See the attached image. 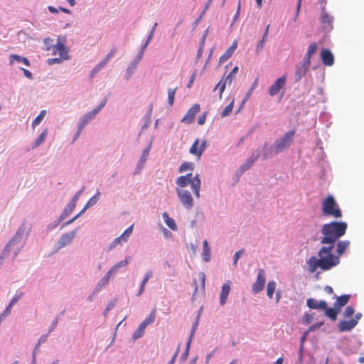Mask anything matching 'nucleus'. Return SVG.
Returning <instances> with one entry per match:
<instances>
[{"label":"nucleus","instance_id":"f257e3e1","mask_svg":"<svg viewBox=\"0 0 364 364\" xmlns=\"http://www.w3.org/2000/svg\"><path fill=\"white\" fill-rule=\"evenodd\" d=\"M347 228L346 222H331L322 226L321 232L323 237L321 243L326 245L319 250L318 258L312 256L307 260L306 264L310 273L315 272L318 268L328 271L339 264L338 257L333 254V249L336 242L345 235Z\"/></svg>","mask_w":364,"mask_h":364},{"label":"nucleus","instance_id":"f03ea898","mask_svg":"<svg viewBox=\"0 0 364 364\" xmlns=\"http://www.w3.org/2000/svg\"><path fill=\"white\" fill-rule=\"evenodd\" d=\"M177 187L176 192L178 198L183 205L190 209L193 206L194 202L191 193L188 191L187 187L191 188L196 198L200 197L201 181L198 175L193 176L192 173H187L185 176L178 177L176 181Z\"/></svg>","mask_w":364,"mask_h":364},{"label":"nucleus","instance_id":"7ed1b4c3","mask_svg":"<svg viewBox=\"0 0 364 364\" xmlns=\"http://www.w3.org/2000/svg\"><path fill=\"white\" fill-rule=\"evenodd\" d=\"M321 214L325 217H331L338 219L342 217V212L339 205L333 196L329 195L321 202Z\"/></svg>","mask_w":364,"mask_h":364},{"label":"nucleus","instance_id":"20e7f679","mask_svg":"<svg viewBox=\"0 0 364 364\" xmlns=\"http://www.w3.org/2000/svg\"><path fill=\"white\" fill-rule=\"evenodd\" d=\"M294 135V130L287 132L282 137L275 141L274 144V149H269L267 150L264 152L263 157L264 159H268L272 157L274 154L282 152L286 149L289 148L293 141Z\"/></svg>","mask_w":364,"mask_h":364},{"label":"nucleus","instance_id":"39448f33","mask_svg":"<svg viewBox=\"0 0 364 364\" xmlns=\"http://www.w3.org/2000/svg\"><path fill=\"white\" fill-rule=\"evenodd\" d=\"M22 234L23 231L18 230L14 237L8 242L5 248L3 251V256H6L9 254V252H13L14 255V257L17 256V255L21 251V248L23 246V242L22 241Z\"/></svg>","mask_w":364,"mask_h":364},{"label":"nucleus","instance_id":"423d86ee","mask_svg":"<svg viewBox=\"0 0 364 364\" xmlns=\"http://www.w3.org/2000/svg\"><path fill=\"white\" fill-rule=\"evenodd\" d=\"M48 51L50 53V55H56L63 58V60L69 59V49L60 41V37L58 38L57 43L53 46H49Z\"/></svg>","mask_w":364,"mask_h":364},{"label":"nucleus","instance_id":"0eeeda50","mask_svg":"<svg viewBox=\"0 0 364 364\" xmlns=\"http://www.w3.org/2000/svg\"><path fill=\"white\" fill-rule=\"evenodd\" d=\"M266 282L265 272L263 269L258 270L257 277L256 281L252 284V291L254 294H258L262 291L264 287Z\"/></svg>","mask_w":364,"mask_h":364},{"label":"nucleus","instance_id":"6e6552de","mask_svg":"<svg viewBox=\"0 0 364 364\" xmlns=\"http://www.w3.org/2000/svg\"><path fill=\"white\" fill-rule=\"evenodd\" d=\"M311 61H307L303 59L302 62L296 65L295 72V81L299 82L301 79L306 75L307 70L310 66Z\"/></svg>","mask_w":364,"mask_h":364},{"label":"nucleus","instance_id":"1a4fd4ad","mask_svg":"<svg viewBox=\"0 0 364 364\" xmlns=\"http://www.w3.org/2000/svg\"><path fill=\"white\" fill-rule=\"evenodd\" d=\"M200 140L199 139H196L192 146L190 148V153L193 155H195L197 156V159H199L203 154V152L205 151L206 147V142L205 141H203V142L199 146Z\"/></svg>","mask_w":364,"mask_h":364},{"label":"nucleus","instance_id":"9d476101","mask_svg":"<svg viewBox=\"0 0 364 364\" xmlns=\"http://www.w3.org/2000/svg\"><path fill=\"white\" fill-rule=\"evenodd\" d=\"M287 82V77L282 76L279 77L269 87V94L270 96H275L279 92V90L285 86Z\"/></svg>","mask_w":364,"mask_h":364},{"label":"nucleus","instance_id":"9b49d317","mask_svg":"<svg viewBox=\"0 0 364 364\" xmlns=\"http://www.w3.org/2000/svg\"><path fill=\"white\" fill-rule=\"evenodd\" d=\"M200 107L198 104L193 105L187 112L186 115L181 119L182 122L191 124L193 121L195 116L200 112Z\"/></svg>","mask_w":364,"mask_h":364},{"label":"nucleus","instance_id":"f8f14e48","mask_svg":"<svg viewBox=\"0 0 364 364\" xmlns=\"http://www.w3.org/2000/svg\"><path fill=\"white\" fill-rule=\"evenodd\" d=\"M77 230H75L68 233L63 235L58 240V247L62 248L71 243L76 235Z\"/></svg>","mask_w":364,"mask_h":364},{"label":"nucleus","instance_id":"ddd939ff","mask_svg":"<svg viewBox=\"0 0 364 364\" xmlns=\"http://www.w3.org/2000/svg\"><path fill=\"white\" fill-rule=\"evenodd\" d=\"M321 59L326 66H331L334 63V57L328 49H323L321 51Z\"/></svg>","mask_w":364,"mask_h":364},{"label":"nucleus","instance_id":"4468645a","mask_svg":"<svg viewBox=\"0 0 364 364\" xmlns=\"http://www.w3.org/2000/svg\"><path fill=\"white\" fill-rule=\"evenodd\" d=\"M230 281H227L221 288V291L220 294V304L221 306H224L228 299V296L229 295L230 291Z\"/></svg>","mask_w":364,"mask_h":364},{"label":"nucleus","instance_id":"2eb2a0df","mask_svg":"<svg viewBox=\"0 0 364 364\" xmlns=\"http://www.w3.org/2000/svg\"><path fill=\"white\" fill-rule=\"evenodd\" d=\"M357 325L356 319H350L349 321H341L338 323V329L341 332L348 331L353 329Z\"/></svg>","mask_w":364,"mask_h":364},{"label":"nucleus","instance_id":"dca6fc26","mask_svg":"<svg viewBox=\"0 0 364 364\" xmlns=\"http://www.w3.org/2000/svg\"><path fill=\"white\" fill-rule=\"evenodd\" d=\"M306 305L312 309H323L326 308V302L325 301H317L313 298L308 299Z\"/></svg>","mask_w":364,"mask_h":364},{"label":"nucleus","instance_id":"f3484780","mask_svg":"<svg viewBox=\"0 0 364 364\" xmlns=\"http://www.w3.org/2000/svg\"><path fill=\"white\" fill-rule=\"evenodd\" d=\"M237 41H234L231 46L226 50V52L220 56L219 62L220 63L225 62L228 60L233 54L234 51L237 48Z\"/></svg>","mask_w":364,"mask_h":364},{"label":"nucleus","instance_id":"a211bd4d","mask_svg":"<svg viewBox=\"0 0 364 364\" xmlns=\"http://www.w3.org/2000/svg\"><path fill=\"white\" fill-rule=\"evenodd\" d=\"M350 295L344 294L336 297V301L334 303V307L340 310L341 307L344 306L349 301Z\"/></svg>","mask_w":364,"mask_h":364},{"label":"nucleus","instance_id":"6ab92c4d","mask_svg":"<svg viewBox=\"0 0 364 364\" xmlns=\"http://www.w3.org/2000/svg\"><path fill=\"white\" fill-rule=\"evenodd\" d=\"M82 192V190H80L73 197L71 201L68 203L67 208L64 210V213L69 214L74 210L76 205V203L78 200L80 195L81 194Z\"/></svg>","mask_w":364,"mask_h":364},{"label":"nucleus","instance_id":"aec40b11","mask_svg":"<svg viewBox=\"0 0 364 364\" xmlns=\"http://www.w3.org/2000/svg\"><path fill=\"white\" fill-rule=\"evenodd\" d=\"M350 245V242L348 240H341V241H338V242L337 243V249H336V252L338 254V257H340V256H341L344 252L346 251V250L349 247ZM340 259V258H338Z\"/></svg>","mask_w":364,"mask_h":364},{"label":"nucleus","instance_id":"412c9836","mask_svg":"<svg viewBox=\"0 0 364 364\" xmlns=\"http://www.w3.org/2000/svg\"><path fill=\"white\" fill-rule=\"evenodd\" d=\"M162 217L164 220L165 223L171 230L173 231L177 230V225L174 220L170 218L166 212L163 213Z\"/></svg>","mask_w":364,"mask_h":364},{"label":"nucleus","instance_id":"4be33fe9","mask_svg":"<svg viewBox=\"0 0 364 364\" xmlns=\"http://www.w3.org/2000/svg\"><path fill=\"white\" fill-rule=\"evenodd\" d=\"M259 157V154H252L247 160V161L241 166V169L242 171L247 170L250 168L252 164L257 160Z\"/></svg>","mask_w":364,"mask_h":364},{"label":"nucleus","instance_id":"5701e85b","mask_svg":"<svg viewBox=\"0 0 364 364\" xmlns=\"http://www.w3.org/2000/svg\"><path fill=\"white\" fill-rule=\"evenodd\" d=\"M93 117H94V116L90 115V112H88L87 114H86L85 115L84 118L82 119L81 123L79 125V130L76 133V135H75V136L74 138V140H75L77 138V136L80 135L81 129L83 128V127L85 124H87V123H88V122L90 120H91Z\"/></svg>","mask_w":364,"mask_h":364},{"label":"nucleus","instance_id":"b1692460","mask_svg":"<svg viewBox=\"0 0 364 364\" xmlns=\"http://www.w3.org/2000/svg\"><path fill=\"white\" fill-rule=\"evenodd\" d=\"M323 309L325 310V314L326 316H328L333 321L336 320L338 313L340 310H338L335 307L334 308H328L327 306L326 309Z\"/></svg>","mask_w":364,"mask_h":364},{"label":"nucleus","instance_id":"393cba45","mask_svg":"<svg viewBox=\"0 0 364 364\" xmlns=\"http://www.w3.org/2000/svg\"><path fill=\"white\" fill-rule=\"evenodd\" d=\"M14 60L18 63H23L26 66H30L29 60L25 57H21L16 54L11 55H10V64L11 65H12L14 63Z\"/></svg>","mask_w":364,"mask_h":364},{"label":"nucleus","instance_id":"a878e982","mask_svg":"<svg viewBox=\"0 0 364 364\" xmlns=\"http://www.w3.org/2000/svg\"><path fill=\"white\" fill-rule=\"evenodd\" d=\"M203 257L205 262H209L210 259V248L208 246L207 240H204L203 242Z\"/></svg>","mask_w":364,"mask_h":364},{"label":"nucleus","instance_id":"bb28decb","mask_svg":"<svg viewBox=\"0 0 364 364\" xmlns=\"http://www.w3.org/2000/svg\"><path fill=\"white\" fill-rule=\"evenodd\" d=\"M317 48L318 46L316 43H311L308 48L307 52L305 54L304 60L311 61V57L316 51Z\"/></svg>","mask_w":364,"mask_h":364},{"label":"nucleus","instance_id":"cd10ccee","mask_svg":"<svg viewBox=\"0 0 364 364\" xmlns=\"http://www.w3.org/2000/svg\"><path fill=\"white\" fill-rule=\"evenodd\" d=\"M333 17L331 16L326 11L325 8L323 7L322 9V13H321V22L323 24H327L328 26H331L333 23Z\"/></svg>","mask_w":364,"mask_h":364},{"label":"nucleus","instance_id":"c85d7f7f","mask_svg":"<svg viewBox=\"0 0 364 364\" xmlns=\"http://www.w3.org/2000/svg\"><path fill=\"white\" fill-rule=\"evenodd\" d=\"M277 284L274 281H269L267 285V295L269 299L273 298V294L275 291Z\"/></svg>","mask_w":364,"mask_h":364},{"label":"nucleus","instance_id":"c756f323","mask_svg":"<svg viewBox=\"0 0 364 364\" xmlns=\"http://www.w3.org/2000/svg\"><path fill=\"white\" fill-rule=\"evenodd\" d=\"M47 135H48V129H45L41 132V134L38 136V137L36 139V140L35 141L32 147L33 148L38 147L41 144H42L45 141Z\"/></svg>","mask_w":364,"mask_h":364},{"label":"nucleus","instance_id":"7c9ffc66","mask_svg":"<svg viewBox=\"0 0 364 364\" xmlns=\"http://www.w3.org/2000/svg\"><path fill=\"white\" fill-rule=\"evenodd\" d=\"M100 196V193L97 192V193L96 194V196L92 197L87 202V203L85 204V205L84 206V208H82V210L80 212V214H82L88 208L96 204L97 201V199H98V196Z\"/></svg>","mask_w":364,"mask_h":364},{"label":"nucleus","instance_id":"2f4dec72","mask_svg":"<svg viewBox=\"0 0 364 364\" xmlns=\"http://www.w3.org/2000/svg\"><path fill=\"white\" fill-rule=\"evenodd\" d=\"M156 318V311L153 310L148 317H146L141 323V325H144V327H146L148 325L152 323Z\"/></svg>","mask_w":364,"mask_h":364},{"label":"nucleus","instance_id":"473e14b6","mask_svg":"<svg viewBox=\"0 0 364 364\" xmlns=\"http://www.w3.org/2000/svg\"><path fill=\"white\" fill-rule=\"evenodd\" d=\"M323 324V322L321 321V322L316 323L311 325V326H309V328L304 332L302 339H301V341L304 342L306 337L310 332L320 328Z\"/></svg>","mask_w":364,"mask_h":364},{"label":"nucleus","instance_id":"72a5a7b5","mask_svg":"<svg viewBox=\"0 0 364 364\" xmlns=\"http://www.w3.org/2000/svg\"><path fill=\"white\" fill-rule=\"evenodd\" d=\"M146 327L144 326V325H141V323L139 325L136 331H135L132 335V338L136 340L141 337L145 331Z\"/></svg>","mask_w":364,"mask_h":364},{"label":"nucleus","instance_id":"f704fd0d","mask_svg":"<svg viewBox=\"0 0 364 364\" xmlns=\"http://www.w3.org/2000/svg\"><path fill=\"white\" fill-rule=\"evenodd\" d=\"M46 114V110H41L39 114L34 119V120L32 122V127H35L38 126L43 119Z\"/></svg>","mask_w":364,"mask_h":364},{"label":"nucleus","instance_id":"c9c22d12","mask_svg":"<svg viewBox=\"0 0 364 364\" xmlns=\"http://www.w3.org/2000/svg\"><path fill=\"white\" fill-rule=\"evenodd\" d=\"M176 90L177 87L168 89V101L170 106L173 105Z\"/></svg>","mask_w":364,"mask_h":364},{"label":"nucleus","instance_id":"e433bc0d","mask_svg":"<svg viewBox=\"0 0 364 364\" xmlns=\"http://www.w3.org/2000/svg\"><path fill=\"white\" fill-rule=\"evenodd\" d=\"M234 100H232L231 102L228 106H226L225 108L223 109V111L221 113L222 117L229 116L232 112Z\"/></svg>","mask_w":364,"mask_h":364},{"label":"nucleus","instance_id":"4c0bfd02","mask_svg":"<svg viewBox=\"0 0 364 364\" xmlns=\"http://www.w3.org/2000/svg\"><path fill=\"white\" fill-rule=\"evenodd\" d=\"M238 67L237 66H235L233 68V69L232 70V71L228 74V75L225 78V80L226 82H228V85H230L233 80V79L235 78L237 73L238 72Z\"/></svg>","mask_w":364,"mask_h":364},{"label":"nucleus","instance_id":"58836bf2","mask_svg":"<svg viewBox=\"0 0 364 364\" xmlns=\"http://www.w3.org/2000/svg\"><path fill=\"white\" fill-rule=\"evenodd\" d=\"M193 169V164L191 162H184L179 167V172L182 173L188 170Z\"/></svg>","mask_w":364,"mask_h":364},{"label":"nucleus","instance_id":"ea45409f","mask_svg":"<svg viewBox=\"0 0 364 364\" xmlns=\"http://www.w3.org/2000/svg\"><path fill=\"white\" fill-rule=\"evenodd\" d=\"M106 103H107V99L105 98L96 108H95L91 112H90V115H92L95 117L100 111V109L105 107Z\"/></svg>","mask_w":364,"mask_h":364},{"label":"nucleus","instance_id":"a19ab883","mask_svg":"<svg viewBox=\"0 0 364 364\" xmlns=\"http://www.w3.org/2000/svg\"><path fill=\"white\" fill-rule=\"evenodd\" d=\"M106 103H107V99L105 98L96 108H95L91 112H90V115H92L95 117L100 111V109L105 107Z\"/></svg>","mask_w":364,"mask_h":364},{"label":"nucleus","instance_id":"79ce46f5","mask_svg":"<svg viewBox=\"0 0 364 364\" xmlns=\"http://www.w3.org/2000/svg\"><path fill=\"white\" fill-rule=\"evenodd\" d=\"M110 277H111L107 273L106 275L99 282L97 287L101 288L107 285L109 282Z\"/></svg>","mask_w":364,"mask_h":364},{"label":"nucleus","instance_id":"37998d69","mask_svg":"<svg viewBox=\"0 0 364 364\" xmlns=\"http://www.w3.org/2000/svg\"><path fill=\"white\" fill-rule=\"evenodd\" d=\"M136 67V65L134 64V65H130L127 68V70H126V73H125V75H124V77L127 80H129L132 73H134V70H135Z\"/></svg>","mask_w":364,"mask_h":364},{"label":"nucleus","instance_id":"c03bdc74","mask_svg":"<svg viewBox=\"0 0 364 364\" xmlns=\"http://www.w3.org/2000/svg\"><path fill=\"white\" fill-rule=\"evenodd\" d=\"M198 321H196L193 325V327H192V330L191 331V333H190V337H189V339H188V348H190V344H191V340L195 334V332H196V330L197 328V326H198Z\"/></svg>","mask_w":364,"mask_h":364},{"label":"nucleus","instance_id":"a18cd8bd","mask_svg":"<svg viewBox=\"0 0 364 364\" xmlns=\"http://www.w3.org/2000/svg\"><path fill=\"white\" fill-rule=\"evenodd\" d=\"M354 312V309L352 306H348L346 308L344 311V316L345 317H350L351 316L353 315Z\"/></svg>","mask_w":364,"mask_h":364},{"label":"nucleus","instance_id":"49530a36","mask_svg":"<svg viewBox=\"0 0 364 364\" xmlns=\"http://www.w3.org/2000/svg\"><path fill=\"white\" fill-rule=\"evenodd\" d=\"M313 320V315L306 313L303 316V322L306 324L310 323Z\"/></svg>","mask_w":364,"mask_h":364},{"label":"nucleus","instance_id":"de8ad7c7","mask_svg":"<svg viewBox=\"0 0 364 364\" xmlns=\"http://www.w3.org/2000/svg\"><path fill=\"white\" fill-rule=\"evenodd\" d=\"M12 306L9 304L3 313L0 315V320L5 318L7 316L11 314Z\"/></svg>","mask_w":364,"mask_h":364},{"label":"nucleus","instance_id":"09e8293b","mask_svg":"<svg viewBox=\"0 0 364 364\" xmlns=\"http://www.w3.org/2000/svg\"><path fill=\"white\" fill-rule=\"evenodd\" d=\"M243 252H244V250L241 249L239 251L235 252V254L234 255V262H233V265L234 266L237 265V261L240 259V255L243 253Z\"/></svg>","mask_w":364,"mask_h":364},{"label":"nucleus","instance_id":"8fccbe9b","mask_svg":"<svg viewBox=\"0 0 364 364\" xmlns=\"http://www.w3.org/2000/svg\"><path fill=\"white\" fill-rule=\"evenodd\" d=\"M47 337H48V335H43L40 339H39V341H38V343L37 345V346L34 349V352H33V358L35 359V354L36 353V350H37V348H38V346H39L40 343H44L47 340Z\"/></svg>","mask_w":364,"mask_h":364},{"label":"nucleus","instance_id":"3c124183","mask_svg":"<svg viewBox=\"0 0 364 364\" xmlns=\"http://www.w3.org/2000/svg\"><path fill=\"white\" fill-rule=\"evenodd\" d=\"M129 262V259L128 258H126L124 260H122L120 262H119L118 263L116 264L117 267L118 268H122V267H126Z\"/></svg>","mask_w":364,"mask_h":364},{"label":"nucleus","instance_id":"603ef678","mask_svg":"<svg viewBox=\"0 0 364 364\" xmlns=\"http://www.w3.org/2000/svg\"><path fill=\"white\" fill-rule=\"evenodd\" d=\"M122 242H123L120 240L119 237H117L111 243L109 248L110 249L114 248L117 245H118L119 244H121Z\"/></svg>","mask_w":364,"mask_h":364},{"label":"nucleus","instance_id":"864d4df0","mask_svg":"<svg viewBox=\"0 0 364 364\" xmlns=\"http://www.w3.org/2000/svg\"><path fill=\"white\" fill-rule=\"evenodd\" d=\"M152 277V272L151 271H149L146 273L142 282H141V284H146V282L149 281V279Z\"/></svg>","mask_w":364,"mask_h":364},{"label":"nucleus","instance_id":"5fc2aeb1","mask_svg":"<svg viewBox=\"0 0 364 364\" xmlns=\"http://www.w3.org/2000/svg\"><path fill=\"white\" fill-rule=\"evenodd\" d=\"M61 60H63V58L58 57L55 58H49L48 60V62L50 65H53L54 63H60L61 62Z\"/></svg>","mask_w":364,"mask_h":364},{"label":"nucleus","instance_id":"6e6d98bb","mask_svg":"<svg viewBox=\"0 0 364 364\" xmlns=\"http://www.w3.org/2000/svg\"><path fill=\"white\" fill-rule=\"evenodd\" d=\"M228 84V82L225 80L220 85V87H219V97L220 99L222 98V95L225 89V85Z\"/></svg>","mask_w":364,"mask_h":364},{"label":"nucleus","instance_id":"4d7b16f0","mask_svg":"<svg viewBox=\"0 0 364 364\" xmlns=\"http://www.w3.org/2000/svg\"><path fill=\"white\" fill-rule=\"evenodd\" d=\"M266 42V41H264V40H261L257 45L256 46V51L257 53H259L264 48V43Z\"/></svg>","mask_w":364,"mask_h":364},{"label":"nucleus","instance_id":"13d9d810","mask_svg":"<svg viewBox=\"0 0 364 364\" xmlns=\"http://www.w3.org/2000/svg\"><path fill=\"white\" fill-rule=\"evenodd\" d=\"M22 294H23L21 293L20 294L14 296L13 299L11 300L10 303L9 304L10 306H13L20 299Z\"/></svg>","mask_w":364,"mask_h":364},{"label":"nucleus","instance_id":"bf43d9fd","mask_svg":"<svg viewBox=\"0 0 364 364\" xmlns=\"http://www.w3.org/2000/svg\"><path fill=\"white\" fill-rule=\"evenodd\" d=\"M53 45H54V44H53V40H52V39H50V38H46V39L44 40V46H45V47H46V48H45V49H46V50H47V51H48V48L49 46H53Z\"/></svg>","mask_w":364,"mask_h":364},{"label":"nucleus","instance_id":"052dcab7","mask_svg":"<svg viewBox=\"0 0 364 364\" xmlns=\"http://www.w3.org/2000/svg\"><path fill=\"white\" fill-rule=\"evenodd\" d=\"M119 269V268H118L115 264L107 272V274L111 277L112 275L116 274Z\"/></svg>","mask_w":364,"mask_h":364},{"label":"nucleus","instance_id":"680f3d73","mask_svg":"<svg viewBox=\"0 0 364 364\" xmlns=\"http://www.w3.org/2000/svg\"><path fill=\"white\" fill-rule=\"evenodd\" d=\"M119 269V268H118L115 264L107 272V274L111 277L112 275L116 274Z\"/></svg>","mask_w":364,"mask_h":364},{"label":"nucleus","instance_id":"e2e57ef3","mask_svg":"<svg viewBox=\"0 0 364 364\" xmlns=\"http://www.w3.org/2000/svg\"><path fill=\"white\" fill-rule=\"evenodd\" d=\"M206 120V114L204 113L201 116L199 117L198 120V124L200 125H203Z\"/></svg>","mask_w":364,"mask_h":364},{"label":"nucleus","instance_id":"0e129e2a","mask_svg":"<svg viewBox=\"0 0 364 364\" xmlns=\"http://www.w3.org/2000/svg\"><path fill=\"white\" fill-rule=\"evenodd\" d=\"M117 48L116 47H113L109 53L107 55V56L105 57L108 60H109L113 56V55L117 52Z\"/></svg>","mask_w":364,"mask_h":364},{"label":"nucleus","instance_id":"69168bd1","mask_svg":"<svg viewBox=\"0 0 364 364\" xmlns=\"http://www.w3.org/2000/svg\"><path fill=\"white\" fill-rule=\"evenodd\" d=\"M109 60L105 58L103 60H102L100 63H99L96 66L101 70L107 63Z\"/></svg>","mask_w":364,"mask_h":364},{"label":"nucleus","instance_id":"338daca9","mask_svg":"<svg viewBox=\"0 0 364 364\" xmlns=\"http://www.w3.org/2000/svg\"><path fill=\"white\" fill-rule=\"evenodd\" d=\"M198 278L201 280L203 287H205V275L203 272H200Z\"/></svg>","mask_w":364,"mask_h":364},{"label":"nucleus","instance_id":"774afa93","mask_svg":"<svg viewBox=\"0 0 364 364\" xmlns=\"http://www.w3.org/2000/svg\"><path fill=\"white\" fill-rule=\"evenodd\" d=\"M100 70L97 67L95 66L91 71L90 74V78H92L95 75L98 73Z\"/></svg>","mask_w":364,"mask_h":364}]
</instances>
